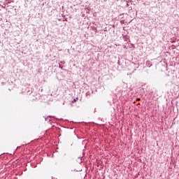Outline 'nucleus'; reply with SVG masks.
Masks as SVG:
<instances>
[{"label":"nucleus","mask_w":179,"mask_h":179,"mask_svg":"<svg viewBox=\"0 0 179 179\" xmlns=\"http://www.w3.org/2000/svg\"><path fill=\"white\" fill-rule=\"evenodd\" d=\"M138 100H141V99H138Z\"/></svg>","instance_id":"obj_2"},{"label":"nucleus","mask_w":179,"mask_h":179,"mask_svg":"<svg viewBox=\"0 0 179 179\" xmlns=\"http://www.w3.org/2000/svg\"><path fill=\"white\" fill-rule=\"evenodd\" d=\"M75 101H76V99H74L72 101V103H75Z\"/></svg>","instance_id":"obj_1"}]
</instances>
